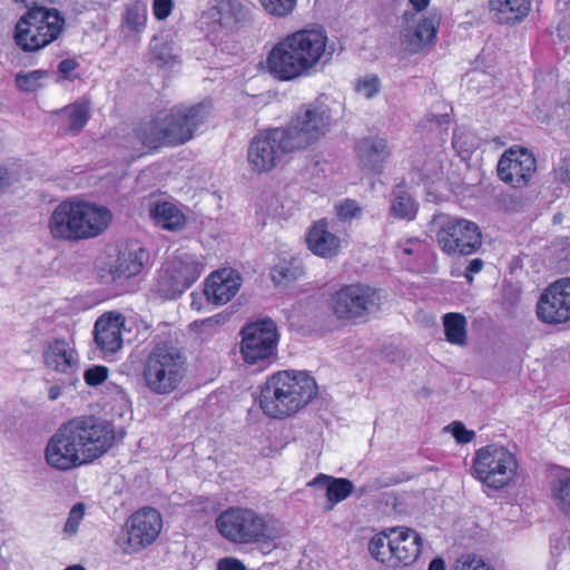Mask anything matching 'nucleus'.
I'll use <instances>...</instances> for the list:
<instances>
[{
    "label": "nucleus",
    "instance_id": "79ce46f5",
    "mask_svg": "<svg viewBox=\"0 0 570 570\" xmlns=\"http://www.w3.org/2000/svg\"><path fill=\"white\" fill-rule=\"evenodd\" d=\"M262 7L272 16L286 17L296 7L297 0H258Z\"/></svg>",
    "mask_w": 570,
    "mask_h": 570
},
{
    "label": "nucleus",
    "instance_id": "69168bd1",
    "mask_svg": "<svg viewBox=\"0 0 570 570\" xmlns=\"http://www.w3.org/2000/svg\"><path fill=\"white\" fill-rule=\"evenodd\" d=\"M314 253H315V254H318V255H320V256H322V257L327 258V257H331V256H332V254H333L334 252H325V250H322V252H314Z\"/></svg>",
    "mask_w": 570,
    "mask_h": 570
},
{
    "label": "nucleus",
    "instance_id": "bf43d9fd",
    "mask_svg": "<svg viewBox=\"0 0 570 570\" xmlns=\"http://www.w3.org/2000/svg\"><path fill=\"white\" fill-rule=\"evenodd\" d=\"M61 390H62V385H60V384H55V385L50 386L49 392H48L49 399L51 401L57 400L61 395Z\"/></svg>",
    "mask_w": 570,
    "mask_h": 570
},
{
    "label": "nucleus",
    "instance_id": "5701e85b",
    "mask_svg": "<svg viewBox=\"0 0 570 570\" xmlns=\"http://www.w3.org/2000/svg\"><path fill=\"white\" fill-rule=\"evenodd\" d=\"M240 276L232 268L218 269L206 279L204 294L215 305L228 303L239 291Z\"/></svg>",
    "mask_w": 570,
    "mask_h": 570
},
{
    "label": "nucleus",
    "instance_id": "a19ab883",
    "mask_svg": "<svg viewBox=\"0 0 570 570\" xmlns=\"http://www.w3.org/2000/svg\"><path fill=\"white\" fill-rule=\"evenodd\" d=\"M354 89L366 99H371L380 92L381 80L376 75H366L355 81Z\"/></svg>",
    "mask_w": 570,
    "mask_h": 570
},
{
    "label": "nucleus",
    "instance_id": "0eeeda50",
    "mask_svg": "<svg viewBox=\"0 0 570 570\" xmlns=\"http://www.w3.org/2000/svg\"><path fill=\"white\" fill-rule=\"evenodd\" d=\"M220 535L235 544L275 547L276 530L265 518L248 508L232 507L223 511L215 521Z\"/></svg>",
    "mask_w": 570,
    "mask_h": 570
},
{
    "label": "nucleus",
    "instance_id": "a878e982",
    "mask_svg": "<svg viewBox=\"0 0 570 570\" xmlns=\"http://www.w3.org/2000/svg\"><path fill=\"white\" fill-rule=\"evenodd\" d=\"M210 14L220 27L238 30L249 18V10L237 0H218Z\"/></svg>",
    "mask_w": 570,
    "mask_h": 570
},
{
    "label": "nucleus",
    "instance_id": "4c0bfd02",
    "mask_svg": "<svg viewBox=\"0 0 570 570\" xmlns=\"http://www.w3.org/2000/svg\"><path fill=\"white\" fill-rule=\"evenodd\" d=\"M124 21L129 30L142 31L147 22V6L139 0L130 2L126 7Z\"/></svg>",
    "mask_w": 570,
    "mask_h": 570
},
{
    "label": "nucleus",
    "instance_id": "13d9d810",
    "mask_svg": "<svg viewBox=\"0 0 570 570\" xmlns=\"http://www.w3.org/2000/svg\"><path fill=\"white\" fill-rule=\"evenodd\" d=\"M428 570H445V562L441 557L434 558L430 564Z\"/></svg>",
    "mask_w": 570,
    "mask_h": 570
},
{
    "label": "nucleus",
    "instance_id": "774afa93",
    "mask_svg": "<svg viewBox=\"0 0 570 570\" xmlns=\"http://www.w3.org/2000/svg\"><path fill=\"white\" fill-rule=\"evenodd\" d=\"M458 145V139L454 137L453 138V146L455 147Z\"/></svg>",
    "mask_w": 570,
    "mask_h": 570
},
{
    "label": "nucleus",
    "instance_id": "6e6d98bb",
    "mask_svg": "<svg viewBox=\"0 0 570 570\" xmlns=\"http://www.w3.org/2000/svg\"><path fill=\"white\" fill-rule=\"evenodd\" d=\"M391 485V482L383 480L382 478H374L367 481V489L373 493L380 491L381 489L387 488Z\"/></svg>",
    "mask_w": 570,
    "mask_h": 570
},
{
    "label": "nucleus",
    "instance_id": "423d86ee",
    "mask_svg": "<svg viewBox=\"0 0 570 570\" xmlns=\"http://www.w3.org/2000/svg\"><path fill=\"white\" fill-rule=\"evenodd\" d=\"M188 368L187 355L171 342L157 343L146 357L142 376L155 394L167 395L179 387Z\"/></svg>",
    "mask_w": 570,
    "mask_h": 570
},
{
    "label": "nucleus",
    "instance_id": "c756f323",
    "mask_svg": "<svg viewBox=\"0 0 570 570\" xmlns=\"http://www.w3.org/2000/svg\"><path fill=\"white\" fill-rule=\"evenodd\" d=\"M308 249H338L340 237L330 230L327 218H321L313 223L306 234Z\"/></svg>",
    "mask_w": 570,
    "mask_h": 570
},
{
    "label": "nucleus",
    "instance_id": "58836bf2",
    "mask_svg": "<svg viewBox=\"0 0 570 570\" xmlns=\"http://www.w3.org/2000/svg\"><path fill=\"white\" fill-rule=\"evenodd\" d=\"M150 53L151 60L159 68L171 67L177 59V57L173 53V48L170 45L157 37H154L151 41Z\"/></svg>",
    "mask_w": 570,
    "mask_h": 570
},
{
    "label": "nucleus",
    "instance_id": "72a5a7b5",
    "mask_svg": "<svg viewBox=\"0 0 570 570\" xmlns=\"http://www.w3.org/2000/svg\"><path fill=\"white\" fill-rule=\"evenodd\" d=\"M550 498L562 512L570 510V469H561L550 482Z\"/></svg>",
    "mask_w": 570,
    "mask_h": 570
},
{
    "label": "nucleus",
    "instance_id": "f3484780",
    "mask_svg": "<svg viewBox=\"0 0 570 570\" xmlns=\"http://www.w3.org/2000/svg\"><path fill=\"white\" fill-rule=\"evenodd\" d=\"M149 264L148 252H118L99 258L96 273L102 283H110L134 277Z\"/></svg>",
    "mask_w": 570,
    "mask_h": 570
},
{
    "label": "nucleus",
    "instance_id": "37998d69",
    "mask_svg": "<svg viewBox=\"0 0 570 570\" xmlns=\"http://www.w3.org/2000/svg\"><path fill=\"white\" fill-rule=\"evenodd\" d=\"M451 570H494L475 554H463L452 566Z\"/></svg>",
    "mask_w": 570,
    "mask_h": 570
},
{
    "label": "nucleus",
    "instance_id": "f257e3e1",
    "mask_svg": "<svg viewBox=\"0 0 570 570\" xmlns=\"http://www.w3.org/2000/svg\"><path fill=\"white\" fill-rule=\"evenodd\" d=\"M115 431L109 422L92 415L73 417L50 436L45 460L58 471H69L91 463L115 443Z\"/></svg>",
    "mask_w": 570,
    "mask_h": 570
},
{
    "label": "nucleus",
    "instance_id": "a18cd8bd",
    "mask_svg": "<svg viewBox=\"0 0 570 570\" xmlns=\"http://www.w3.org/2000/svg\"><path fill=\"white\" fill-rule=\"evenodd\" d=\"M556 181L570 185V151L564 153L552 169Z\"/></svg>",
    "mask_w": 570,
    "mask_h": 570
},
{
    "label": "nucleus",
    "instance_id": "473e14b6",
    "mask_svg": "<svg viewBox=\"0 0 570 570\" xmlns=\"http://www.w3.org/2000/svg\"><path fill=\"white\" fill-rule=\"evenodd\" d=\"M63 116V130L73 135L79 134L90 118L89 104L77 101L61 109Z\"/></svg>",
    "mask_w": 570,
    "mask_h": 570
},
{
    "label": "nucleus",
    "instance_id": "20e7f679",
    "mask_svg": "<svg viewBox=\"0 0 570 570\" xmlns=\"http://www.w3.org/2000/svg\"><path fill=\"white\" fill-rule=\"evenodd\" d=\"M317 395V384L304 371H279L261 389L259 406L273 419H285L304 409Z\"/></svg>",
    "mask_w": 570,
    "mask_h": 570
},
{
    "label": "nucleus",
    "instance_id": "a211bd4d",
    "mask_svg": "<svg viewBox=\"0 0 570 570\" xmlns=\"http://www.w3.org/2000/svg\"><path fill=\"white\" fill-rule=\"evenodd\" d=\"M436 240L441 249H479L482 233L471 220L451 218L445 220L436 232Z\"/></svg>",
    "mask_w": 570,
    "mask_h": 570
},
{
    "label": "nucleus",
    "instance_id": "de8ad7c7",
    "mask_svg": "<svg viewBox=\"0 0 570 570\" xmlns=\"http://www.w3.org/2000/svg\"><path fill=\"white\" fill-rule=\"evenodd\" d=\"M445 430L451 431L456 442L461 444L469 443L474 438V432L468 430L464 424L459 421L451 423Z\"/></svg>",
    "mask_w": 570,
    "mask_h": 570
},
{
    "label": "nucleus",
    "instance_id": "c85d7f7f",
    "mask_svg": "<svg viewBox=\"0 0 570 570\" xmlns=\"http://www.w3.org/2000/svg\"><path fill=\"white\" fill-rule=\"evenodd\" d=\"M155 224L167 230H179L186 225L185 214L173 203L159 200L149 209Z\"/></svg>",
    "mask_w": 570,
    "mask_h": 570
},
{
    "label": "nucleus",
    "instance_id": "f03ea898",
    "mask_svg": "<svg viewBox=\"0 0 570 570\" xmlns=\"http://www.w3.org/2000/svg\"><path fill=\"white\" fill-rule=\"evenodd\" d=\"M328 37L323 28H305L286 35L268 51L264 67L278 81H294L312 75L325 56Z\"/></svg>",
    "mask_w": 570,
    "mask_h": 570
},
{
    "label": "nucleus",
    "instance_id": "39448f33",
    "mask_svg": "<svg viewBox=\"0 0 570 570\" xmlns=\"http://www.w3.org/2000/svg\"><path fill=\"white\" fill-rule=\"evenodd\" d=\"M111 219V212L105 206L65 200L51 214L49 229L56 239L81 240L100 235Z\"/></svg>",
    "mask_w": 570,
    "mask_h": 570
},
{
    "label": "nucleus",
    "instance_id": "393cba45",
    "mask_svg": "<svg viewBox=\"0 0 570 570\" xmlns=\"http://www.w3.org/2000/svg\"><path fill=\"white\" fill-rule=\"evenodd\" d=\"M532 0H489V10L495 22L514 26L522 22L531 11Z\"/></svg>",
    "mask_w": 570,
    "mask_h": 570
},
{
    "label": "nucleus",
    "instance_id": "c03bdc74",
    "mask_svg": "<svg viewBox=\"0 0 570 570\" xmlns=\"http://www.w3.org/2000/svg\"><path fill=\"white\" fill-rule=\"evenodd\" d=\"M336 215L341 220H351L362 214V207L354 199L346 198L335 205Z\"/></svg>",
    "mask_w": 570,
    "mask_h": 570
},
{
    "label": "nucleus",
    "instance_id": "1a4fd4ad",
    "mask_svg": "<svg viewBox=\"0 0 570 570\" xmlns=\"http://www.w3.org/2000/svg\"><path fill=\"white\" fill-rule=\"evenodd\" d=\"M205 267L203 255H173L161 266L157 289L166 298H176L200 277Z\"/></svg>",
    "mask_w": 570,
    "mask_h": 570
},
{
    "label": "nucleus",
    "instance_id": "3c124183",
    "mask_svg": "<svg viewBox=\"0 0 570 570\" xmlns=\"http://www.w3.org/2000/svg\"><path fill=\"white\" fill-rule=\"evenodd\" d=\"M16 86L22 92H31L36 89V71L19 72L16 76Z\"/></svg>",
    "mask_w": 570,
    "mask_h": 570
},
{
    "label": "nucleus",
    "instance_id": "5fc2aeb1",
    "mask_svg": "<svg viewBox=\"0 0 570 570\" xmlns=\"http://www.w3.org/2000/svg\"><path fill=\"white\" fill-rule=\"evenodd\" d=\"M483 267V261L480 258H474L470 262L465 271V277L469 283L472 282V274L479 273Z\"/></svg>",
    "mask_w": 570,
    "mask_h": 570
},
{
    "label": "nucleus",
    "instance_id": "09e8293b",
    "mask_svg": "<svg viewBox=\"0 0 570 570\" xmlns=\"http://www.w3.org/2000/svg\"><path fill=\"white\" fill-rule=\"evenodd\" d=\"M107 376L108 370L107 367L101 365L88 368L83 374L86 383L90 386H97L104 383L107 380Z\"/></svg>",
    "mask_w": 570,
    "mask_h": 570
},
{
    "label": "nucleus",
    "instance_id": "2f4dec72",
    "mask_svg": "<svg viewBox=\"0 0 570 570\" xmlns=\"http://www.w3.org/2000/svg\"><path fill=\"white\" fill-rule=\"evenodd\" d=\"M417 209V204L405 184H397L392 191L391 214L400 219L413 220L416 217Z\"/></svg>",
    "mask_w": 570,
    "mask_h": 570
},
{
    "label": "nucleus",
    "instance_id": "c9c22d12",
    "mask_svg": "<svg viewBox=\"0 0 570 570\" xmlns=\"http://www.w3.org/2000/svg\"><path fill=\"white\" fill-rule=\"evenodd\" d=\"M392 548V532H381L368 542V552L376 561L390 567Z\"/></svg>",
    "mask_w": 570,
    "mask_h": 570
},
{
    "label": "nucleus",
    "instance_id": "680f3d73",
    "mask_svg": "<svg viewBox=\"0 0 570 570\" xmlns=\"http://www.w3.org/2000/svg\"><path fill=\"white\" fill-rule=\"evenodd\" d=\"M566 253H567V255L563 258L564 264H563L562 268L564 271H570V252H566Z\"/></svg>",
    "mask_w": 570,
    "mask_h": 570
},
{
    "label": "nucleus",
    "instance_id": "6ab92c4d",
    "mask_svg": "<svg viewBox=\"0 0 570 570\" xmlns=\"http://www.w3.org/2000/svg\"><path fill=\"white\" fill-rule=\"evenodd\" d=\"M42 362L46 367L69 375L70 385L77 381L76 377H72V374L79 367L77 352L67 341L56 338L43 343Z\"/></svg>",
    "mask_w": 570,
    "mask_h": 570
},
{
    "label": "nucleus",
    "instance_id": "8fccbe9b",
    "mask_svg": "<svg viewBox=\"0 0 570 570\" xmlns=\"http://www.w3.org/2000/svg\"><path fill=\"white\" fill-rule=\"evenodd\" d=\"M79 62L73 58H67L58 63L57 70L62 80H73L78 76L73 72L78 69Z\"/></svg>",
    "mask_w": 570,
    "mask_h": 570
},
{
    "label": "nucleus",
    "instance_id": "052dcab7",
    "mask_svg": "<svg viewBox=\"0 0 570 570\" xmlns=\"http://www.w3.org/2000/svg\"><path fill=\"white\" fill-rule=\"evenodd\" d=\"M366 493H372L368 489H367V482L365 484H363L362 487L357 488L355 490V494L357 498H361L362 495L366 494Z\"/></svg>",
    "mask_w": 570,
    "mask_h": 570
},
{
    "label": "nucleus",
    "instance_id": "cd10ccee",
    "mask_svg": "<svg viewBox=\"0 0 570 570\" xmlns=\"http://www.w3.org/2000/svg\"><path fill=\"white\" fill-rule=\"evenodd\" d=\"M26 13L18 20L14 27V41L23 51H36V35H31V20L36 19V0H16Z\"/></svg>",
    "mask_w": 570,
    "mask_h": 570
},
{
    "label": "nucleus",
    "instance_id": "6e6552de",
    "mask_svg": "<svg viewBox=\"0 0 570 570\" xmlns=\"http://www.w3.org/2000/svg\"><path fill=\"white\" fill-rule=\"evenodd\" d=\"M331 128V110L317 101L302 104L289 117L286 126L279 127L295 153L320 144Z\"/></svg>",
    "mask_w": 570,
    "mask_h": 570
},
{
    "label": "nucleus",
    "instance_id": "7ed1b4c3",
    "mask_svg": "<svg viewBox=\"0 0 570 570\" xmlns=\"http://www.w3.org/2000/svg\"><path fill=\"white\" fill-rule=\"evenodd\" d=\"M210 117L212 105L205 101L175 106L163 115L141 121L135 129V136L151 154L164 147H177L193 140Z\"/></svg>",
    "mask_w": 570,
    "mask_h": 570
},
{
    "label": "nucleus",
    "instance_id": "49530a36",
    "mask_svg": "<svg viewBox=\"0 0 570 570\" xmlns=\"http://www.w3.org/2000/svg\"><path fill=\"white\" fill-rule=\"evenodd\" d=\"M83 514L85 505L82 503H77L71 508L63 529L67 534L72 535L77 532L78 525L82 520Z\"/></svg>",
    "mask_w": 570,
    "mask_h": 570
},
{
    "label": "nucleus",
    "instance_id": "603ef678",
    "mask_svg": "<svg viewBox=\"0 0 570 570\" xmlns=\"http://www.w3.org/2000/svg\"><path fill=\"white\" fill-rule=\"evenodd\" d=\"M173 0H154L153 11L157 20H165L173 11Z\"/></svg>",
    "mask_w": 570,
    "mask_h": 570
},
{
    "label": "nucleus",
    "instance_id": "e433bc0d",
    "mask_svg": "<svg viewBox=\"0 0 570 570\" xmlns=\"http://www.w3.org/2000/svg\"><path fill=\"white\" fill-rule=\"evenodd\" d=\"M303 274V268L297 259H282L276 264L272 271L271 276L273 282L278 285L297 279Z\"/></svg>",
    "mask_w": 570,
    "mask_h": 570
},
{
    "label": "nucleus",
    "instance_id": "b1692460",
    "mask_svg": "<svg viewBox=\"0 0 570 570\" xmlns=\"http://www.w3.org/2000/svg\"><path fill=\"white\" fill-rule=\"evenodd\" d=\"M124 318L121 315L104 314L95 324V342L105 356L115 354L122 346L121 328Z\"/></svg>",
    "mask_w": 570,
    "mask_h": 570
},
{
    "label": "nucleus",
    "instance_id": "864d4df0",
    "mask_svg": "<svg viewBox=\"0 0 570 570\" xmlns=\"http://www.w3.org/2000/svg\"><path fill=\"white\" fill-rule=\"evenodd\" d=\"M217 570H247V569L240 560H238L234 557H225L218 561Z\"/></svg>",
    "mask_w": 570,
    "mask_h": 570
},
{
    "label": "nucleus",
    "instance_id": "4468645a",
    "mask_svg": "<svg viewBox=\"0 0 570 570\" xmlns=\"http://www.w3.org/2000/svg\"><path fill=\"white\" fill-rule=\"evenodd\" d=\"M163 528L160 513L154 508H144L135 512L126 523V532L120 534L117 543L127 552H137L150 546Z\"/></svg>",
    "mask_w": 570,
    "mask_h": 570
},
{
    "label": "nucleus",
    "instance_id": "9d476101",
    "mask_svg": "<svg viewBox=\"0 0 570 570\" xmlns=\"http://www.w3.org/2000/svg\"><path fill=\"white\" fill-rule=\"evenodd\" d=\"M518 470L515 456L505 448L488 445L476 451L473 472L487 487L500 490L510 484Z\"/></svg>",
    "mask_w": 570,
    "mask_h": 570
},
{
    "label": "nucleus",
    "instance_id": "aec40b11",
    "mask_svg": "<svg viewBox=\"0 0 570 570\" xmlns=\"http://www.w3.org/2000/svg\"><path fill=\"white\" fill-rule=\"evenodd\" d=\"M392 548L390 568L407 567L420 556L422 539L410 528H392Z\"/></svg>",
    "mask_w": 570,
    "mask_h": 570
},
{
    "label": "nucleus",
    "instance_id": "ea45409f",
    "mask_svg": "<svg viewBox=\"0 0 570 570\" xmlns=\"http://www.w3.org/2000/svg\"><path fill=\"white\" fill-rule=\"evenodd\" d=\"M413 171L417 174V184L419 183H429L434 177H438L443 174L442 163L435 158L425 159L421 165H416L413 168Z\"/></svg>",
    "mask_w": 570,
    "mask_h": 570
},
{
    "label": "nucleus",
    "instance_id": "0e129e2a",
    "mask_svg": "<svg viewBox=\"0 0 570 570\" xmlns=\"http://www.w3.org/2000/svg\"><path fill=\"white\" fill-rule=\"evenodd\" d=\"M65 570H86L81 564H72L67 567Z\"/></svg>",
    "mask_w": 570,
    "mask_h": 570
},
{
    "label": "nucleus",
    "instance_id": "e2e57ef3",
    "mask_svg": "<svg viewBox=\"0 0 570 570\" xmlns=\"http://www.w3.org/2000/svg\"><path fill=\"white\" fill-rule=\"evenodd\" d=\"M6 186V177L3 170L0 168V190H2Z\"/></svg>",
    "mask_w": 570,
    "mask_h": 570
},
{
    "label": "nucleus",
    "instance_id": "9b49d317",
    "mask_svg": "<svg viewBox=\"0 0 570 570\" xmlns=\"http://www.w3.org/2000/svg\"><path fill=\"white\" fill-rule=\"evenodd\" d=\"M294 153L279 127H274L254 136L248 146L247 161L254 173L263 174L274 169L286 155Z\"/></svg>",
    "mask_w": 570,
    "mask_h": 570
},
{
    "label": "nucleus",
    "instance_id": "f704fd0d",
    "mask_svg": "<svg viewBox=\"0 0 570 570\" xmlns=\"http://www.w3.org/2000/svg\"><path fill=\"white\" fill-rule=\"evenodd\" d=\"M443 326L446 340L455 345L466 343V318L460 313H448L443 316Z\"/></svg>",
    "mask_w": 570,
    "mask_h": 570
},
{
    "label": "nucleus",
    "instance_id": "412c9836",
    "mask_svg": "<svg viewBox=\"0 0 570 570\" xmlns=\"http://www.w3.org/2000/svg\"><path fill=\"white\" fill-rule=\"evenodd\" d=\"M354 151L358 166L373 174H381L384 164L391 156L387 140L376 136L356 140Z\"/></svg>",
    "mask_w": 570,
    "mask_h": 570
},
{
    "label": "nucleus",
    "instance_id": "ddd939ff",
    "mask_svg": "<svg viewBox=\"0 0 570 570\" xmlns=\"http://www.w3.org/2000/svg\"><path fill=\"white\" fill-rule=\"evenodd\" d=\"M240 334V353L246 363H264L274 355L278 334L276 324L271 318L247 324L243 327Z\"/></svg>",
    "mask_w": 570,
    "mask_h": 570
},
{
    "label": "nucleus",
    "instance_id": "2eb2a0df",
    "mask_svg": "<svg viewBox=\"0 0 570 570\" xmlns=\"http://www.w3.org/2000/svg\"><path fill=\"white\" fill-rule=\"evenodd\" d=\"M535 170L537 159L533 153L519 145L504 150L497 165L499 179L514 188L527 187Z\"/></svg>",
    "mask_w": 570,
    "mask_h": 570
},
{
    "label": "nucleus",
    "instance_id": "338daca9",
    "mask_svg": "<svg viewBox=\"0 0 570 570\" xmlns=\"http://www.w3.org/2000/svg\"><path fill=\"white\" fill-rule=\"evenodd\" d=\"M519 297H520V293H519V292H515V294H514V298H515V299H519Z\"/></svg>",
    "mask_w": 570,
    "mask_h": 570
},
{
    "label": "nucleus",
    "instance_id": "dca6fc26",
    "mask_svg": "<svg viewBox=\"0 0 570 570\" xmlns=\"http://www.w3.org/2000/svg\"><path fill=\"white\" fill-rule=\"evenodd\" d=\"M537 316L550 325L570 322V277L560 278L544 288L537 304Z\"/></svg>",
    "mask_w": 570,
    "mask_h": 570
},
{
    "label": "nucleus",
    "instance_id": "f8f14e48",
    "mask_svg": "<svg viewBox=\"0 0 570 570\" xmlns=\"http://www.w3.org/2000/svg\"><path fill=\"white\" fill-rule=\"evenodd\" d=\"M380 296L375 288L364 284L341 287L332 296L331 308L340 320L355 321L366 317L379 307Z\"/></svg>",
    "mask_w": 570,
    "mask_h": 570
},
{
    "label": "nucleus",
    "instance_id": "4be33fe9",
    "mask_svg": "<svg viewBox=\"0 0 570 570\" xmlns=\"http://www.w3.org/2000/svg\"><path fill=\"white\" fill-rule=\"evenodd\" d=\"M441 19L438 14L423 17L413 31L402 32L401 43L410 55H416L431 49L436 41Z\"/></svg>",
    "mask_w": 570,
    "mask_h": 570
},
{
    "label": "nucleus",
    "instance_id": "4d7b16f0",
    "mask_svg": "<svg viewBox=\"0 0 570 570\" xmlns=\"http://www.w3.org/2000/svg\"><path fill=\"white\" fill-rule=\"evenodd\" d=\"M431 0H409V3L416 12L424 11L430 6Z\"/></svg>",
    "mask_w": 570,
    "mask_h": 570
},
{
    "label": "nucleus",
    "instance_id": "bb28decb",
    "mask_svg": "<svg viewBox=\"0 0 570 570\" xmlns=\"http://www.w3.org/2000/svg\"><path fill=\"white\" fill-rule=\"evenodd\" d=\"M38 50L57 40L65 29L66 20L58 9L38 6Z\"/></svg>",
    "mask_w": 570,
    "mask_h": 570
},
{
    "label": "nucleus",
    "instance_id": "7c9ffc66",
    "mask_svg": "<svg viewBox=\"0 0 570 570\" xmlns=\"http://www.w3.org/2000/svg\"><path fill=\"white\" fill-rule=\"evenodd\" d=\"M308 485L324 487L326 489V497L332 504L345 500L354 490V485L348 479H337L326 474H318Z\"/></svg>",
    "mask_w": 570,
    "mask_h": 570
}]
</instances>
